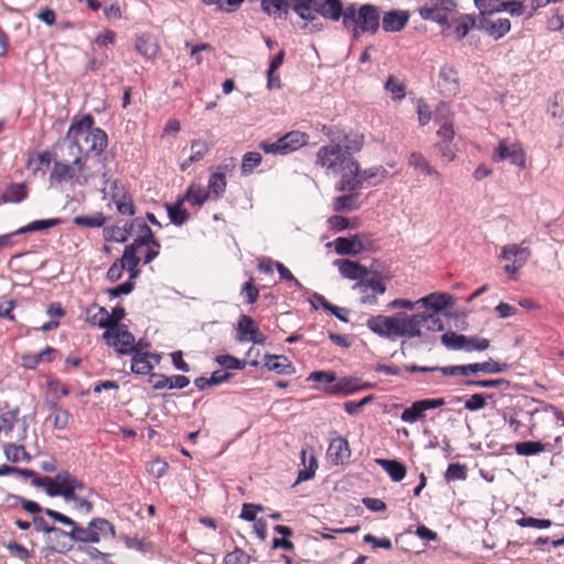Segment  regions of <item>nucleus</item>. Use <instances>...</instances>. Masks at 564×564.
Returning <instances> with one entry per match:
<instances>
[{"instance_id":"f257e3e1","label":"nucleus","mask_w":564,"mask_h":564,"mask_svg":"<svg viewBox=\"0 0 564 564\" xmlns=\"http://www.w3.org/2000/svg\"><path fill=\"white\" fill-rule=\"evenodd\" d=\"M90 115L72 119L70 128L61 143V151L67 158L100 155L108 147V137L101 128H94Z\"/></svg>"},{"instance_id":"f03ea898","label":"nucleus","mask_w":564,"mask_h":564,"mask_svg":"<svg viewBox=\"0 0 564 564\" xmlns=\"http://www.w3.org/2000/svg\"><path fill=\"white\" fill-rule=\"evenodd\" d=\"M62 160L53 161V169L50 172L51 187H61L68 184L70 187H86L87 184L97 177V173L88 171L87 159L83 156H66L62 153Z\"/></svg>"},{"instance_id":"7ed1b4c3","label":"nucleus","mask_w":564,"mask_h":564,"mask_svg":"<svg viewBox=\"0 0 564 564\" xmlns=\"http://www.w3.org/2000/svg\"><path fill=\"white\" fill-rule=\"evenodd\" d=\"M44 514L70 528L69 531H65V534L57 536H68L72 542L79 545L97 544L104 536H113V525L105 518H95L87 523L86 528H83L76 524L72 518L53 509H44Z\"/></svg>"},{"instance_id":"20e7f679","label":"nucleus","mask_w":564,"mask_h":564,"mask_svg":"<svg viewBox=\"0 0 564 564\" xmlns=\"http://www.w3.org/2000/svg\"><path fill=\"white\" fill-rule=\"evenodd\" d=\"M343 28L352 33L358 40L362 34H376L379 30V9L373 4H362L359 8L351 3L345 9L341 18Z\"/></svg>"},{"instance_id":"39448f33","label":"nucleus","mask_w":564,"mask_h":564,"mask_svg":"<svg viewBox=\"0 0 564 564\" xmlns=\"http://www.w3.org/2000/svg\"><path fill=\"white\" fill-rule=\"evenodd\" d=\"M508 369L506 364H499L492 359H489L485 362L479 364H468L463 366H416V365H406L405 370L408 372H434L440 371L443 376H463L468 377L470 375H476L479 372L486 375H497L502 373Z\"/></svg>"},{"instance_id":"423d86ee","label":"nucleus","mask_w":564,"mask_h":564,"mask_svg":"<svg viewBox=\"0 0 564 564\" xmlns=\"http://www.w3.org/2000/svg\"><path fill=\"white\" fill-rule=\"evenodd\" d=\"M354 153L343 152L339 143H330L321 147L316 153V165L325 170L328 175L351 174L357 171L358 162L352 158Z\"/></svg>"},{"instance_id":"0eeeda50","label":"nucleus","mask_w":564,"mask_h":564,"mask_svg":"<svg viewBox=\"0 0 564 564\" xmlns=\"http://www.w3.org/2000/svg\"><path fill=\"white\" fill-rule=\"evenodd\" d=\"M339 176L337 183H335V191L337 192H358L366 184L375 185L372 182L375 178L384 180L387 176V170L382 165H375L366 170H360V165H357V171L352 173H343Z\"/></svg>"},{"instance_id":"6e6552de","label":"nucleus","mask_w":564,"mask_h":564,"mask_svg":"<svg viewBox=\"0 0 564 564\" xmlns=\"http://www.w3.org/2000/svg\"><path fill=\"white\" fill-rule=\"evenodd\" d=\"M499 259L507 262L503 272L516 281L519 278V270L529 262L530 249L519 243H508L500 249Z\"/></svg>"},{"instance_id":"1a4fd4ad","label":"nucleus","mask_w":564,"mask_h":564,"mask_svg":"<svg viewBox=\"0 0 564 564\" xmlns=\"http://www.w3.org/2000/svg\"><path fill=\"white\" fill-rule=\"evenodd\" d=\"M104 339L107 345L115 348L120 355H132L137 351L133 335L126 327H111L105 329Z\"/></svg>"},{"instance_id":"9d476101","label":"nucleus","mask_w":564,"mask_h":564,"mask_svg":"<svg viewBox=\"0 0 564 564\" xmlns=\"http://www.w3.org/2000/svg\"><path fill=\"white\" fill-rule=\"evenodd\" d=\"M352 290L360 294V304L373 306L378 304V295L386 292V284L379 273H373L370 281H357Z\"/></svg>"},{"instance_id":"9b49d317","label":"nucleus","mask_w":564,"mask_h":564,"mask_svg":"<svg viewBox=\"0 0 564 564\" xmlns=\"http://www.w3.org/2000/svg\"><path fill=\"white\" fill-rule=\"evenodd\" d=\"M494 162L510 161V163L521 170L525 169V153L516 141L503 139L497 144L492 156Z\"/></svg>"},{"instance_id":"f8f14e48","label":"nucleus","mask_w":564,"mask_h":564,"mask_svg":"<svg viewBox=\"0 0 564 564\" xmlns=\"http://www.w3.org/2000/svg\"><path fill=\"white\" fill-rule=\"evenodd\" d=\"M453 0H430L420 8V17L425 21H433L440 24H447L448 15L454 12Z\"/></svg>"},{"instance_id":"ddd939ff","label":"nucleus","mask_w":564,"mask_h":564,"mask_svg":"<svg viewBox=\"0 0 564 564\" xmlns=\"http://www.w3.org/2000/svg\"><path fill=\"white\" fill-rule=\"evenodd\" d=\"M371 387L372 384L369 382H362L356 377L346 376L339 378L335 383L319 387V389L326 394L348 397L358 391L371 389Z\"/></svg>"},{"instance_id":"4468645a","label":"nucleus","mask_w":564,"mask_h":564,"mask_svg":"<svg viewBox=\"0 0 564 564\" xmlns=\"http://www.w3.org/2000/svg\"><path fill=\"white\" fill-rule=\"evenodd\" d=\"M444 404H446V401L442 398L415 401L403 410L402 414H400V420L406 424H415L425 419L426 411L438 409Z\"/></svg>"},{"instance_id":"2eb2a0df","label":"nucleus","mask_w":564,"mask_h":564,"mask_svg":"<svg viewBox=\"0 0 564 564\" xmlns=\"http://www.w3.org/2000/svg\"><path fill=\"white\" fill-rule=\"evenodd\" d=\"M422 332L419 328L417 316L406 313H397L394 315V339L399 337L416 338L421 337Z\"/></svg>"},{"instance_id":"dca6fc26","label":"nucleus","mask_w":564,"mask_h":564,"mask_svg":"<svg viewBox=\"0 0 564 564\" xmlns=\"http://www.w3.org/2000/svg\"><path fill=\"white\" fill-rule=\"evenodd\" d=\"M345 9L339 0H319L313 2L312 20L306 21L314 22L317 17H322L332 22H338Z\"/></svg>"},{"instance_id":"f3484780","label":"nucleus","mask_w":564,"mask_h":564,"mask_svg":"<svg viewBox=\"0 0 564 564\" xmlns=\"http://www.w3.org/2000/svg\"><path fill=\"white\" fill-rule=\"evenodd\" d=\"M335 264H337L338 272L343 278L356 282L369 281L372 274H378L377 272H370L367 267L348 259L338 260Z\"/></svg>"},{"instance_id":"a211bd4d","label":"nucleus","mask_w":564,"mask_h":564,"mask_svg":"<svg viewBox=\"0 0 564 564\" xmlns=\"http://www.w3.org/2000/svg\"><path fill=\"white\" fill-rule=\"evenodd\" d=\"M478 30L486 33L492 40H501L508 32L511 30V22L509 19L498 18V19H487L481 18L478 22Z\"/></svg>"},{"instance_id":"6ab92c4d","label":"nucleus","mask_w":564,"mask_h":564,"mask_svg":"<svg viewBox=\"0 0 564 564\" xmlns=\"http://www.w3.org/2000/svg\"><path fill=\"white\" fill-rule=\"evenodd\" d=\"M409 20V13L405 10L392 9L380 17L382 30L387 33H398L402 31Z\"/></svg>"},{"instance_id":"aec40b11","label":"nucleus","mask_w":564,"mask_h":564,"mask_svg":"<svg viewBox=\"0 0 564 564\" xmlns=\"http://www.w3.org/2000/svg\"><path fill=\"white\" fill-rule=\"evenodd\" d=\"M56 484L59 486L62 499H74L76 491L80 492L86 489L84 482L67 470H62L56 475Z\"/></svg>"},{"instance_id":"412c9836","label":"nucleus","mask_w":564,"mask_h":564,"mask_svg":"<svg viewBox=\"0 0 564 564\" xmlns=\"http://www.w3.org/2000/svg\"><path fill=\"white\" fill-rule=\"evenodd\" d=\"M367 327L377 336L393 340V315H373L367 319Z\"/></svg>"},{"instance_id":"4be33fe9","label":"nucleus","mask_w":564,"mask_h":564,"mask_svg":"<svg viewBox=\"0 0 564 564\" xmlns=\"http://www.w3.org/2000/svg\"><path fill=\"white\" fill-rule=\"evenodd\" d=\"M438 89L446 97H454L458 94L457 72L453 67L440 68Z\"/></svg>"},{"instance_id":"5701e85b","label":"nucleus","mask_w":564,"mask_h":564,"mask_svg":"<svg viewBox=\"0 0 564 564\" xmlns=\"http://www.w3.org/2000/svg\"><path fill=\"white\" fill-rule=\"evenodd\" d=\"M350 457L349 443L341 436L330 440L327 448V458L334 465L344 464Z\"/></svg>"},{"instance_id":"b1692460","label":"nucleus","mask_w":564,"mask_h":564,"mask_svg":"<svg viewBox=\"0 0 564 564\" xmlns=\"http://www.w3.org/2000/svg\"><path fill=\"white\" fill-rule=\"evenodd\" d=\"M150 382L152 389L161 390V389H183L188 386L191 381H188L185 376H172L169 377L164 373H151Z\"/></svg>"},{"instance_id":"393cba45","label":"nucleus","mask_w":564,"mask_h":564,"mask_svg":"<svg viewBox=\"0 0 564 564\" xmlns=\"http://www.w3.org/2000/svg\"><path fill=\"white\" fill-rule=\"evenodd\" d=\"M334 247L335 252L339 256H357L365 249L359 235L351 238L337 237L334 240Z\"/></svg>"},{"instance_id":"a878e982","label":"nucleus","mask_w":564,"mask_h":564,"mask_svg":"<svg viewBox=\"0 0 564 564\" xmlns=\"http://www.w3.org/2000/svg\"><path fill=\"white\" fill-rule=\"evenodd\" d=\"M154 247L159 248V241L153 238L151 228L144 224L141 218H137V238L133 239L131 245L126 247L133 248V253H137V250L141 247Z\"/></svg>"},{"instance_id":"bb28decb","label":"nucleus","mask_w":564,"mask_h":564,"mask_svg":"<svg viewBox=\"0 0 564 564\" xmlns=\"http://www.w3.org/2000/svg\"><path fill=\"white\" fill-rule=\"evenodd\" d=\"M339 143L343 152L358 153L364 147V135L360 133H343L337 137H330V144Z\"/></svg>"},{"instance_id":"cd10ccee","label":"nucleus","mask_w":564,"mask_h":564,"mask_svg":"<svg viewBox=\"0 0 564 564\" xmlns=\"http://www.w3.org/2000/svg\"><path fill=\"white\" fill-rule=\"evenodd\" d=\"M425 310H432V313L438 314L441 311L452 306V297L445 293H431L416 301Z\"/></svg>"},{"instance_id":"c85d7f7f","label":"nucleus","mask_w":564,"mask_h":564,"mask_svg":"<svg viewBox=\"0 0 564 564\" xmlns=\"http://www.w3.org/2000/svg\"><path fill=\"white\" fill-rule=\"evenodd\" d=\"M408 165L438 182L443 181V176H441L440 172L436 171L420 152L410 153V156H408Z\"/></svg>"},{"instance_id":"c756f323","label":"nucleus","mask_w":564,"mask_h":564,"mask_svg":"<svg viewBox=\"0 0 564 564\" xmlns=\"http://www.w3.org/2000/svg\"><path fill=\"white\" fill-rule=\"evenodd\" d=\"M332 207L337 213H351L360 207V194L348 192L347 195L337 196L332 200Z\"/></svg>"},{"instance_id":"7c9ffc66","label":"nucleus","mask_w":564,"mask_h":564,"mask_svg":"<svg viewBox=\"0 0 564 564\" xmlns=\"http://www.w3.org/2000/svg\"><path fill=\"white\" fill-rule=\"evenodd\" d=\"M269 371H274L276 375L291 376L295 373V368L285 356L267 355L265 364H263Z\"/></svg>"},{"instance_id":"2f4dec72","label":"nucleus","mask_w":564,"mask_h":564,"mask_svg":"<svg viewBox=\"0 0 564 564\" xmlns=\"http://www.w3.org/2000/svg\"><path fill=\"white\" fill-rule=\"evenodd\" d=\"M300 459H302L303 469L299 470L297 482L308 481L313 479L317 469V460L307 448L300 452Z\"/></svg>"},{"instance_id":"473e14b6","label":"nucleus","mask_w":564,"mask_h":564,"mask_svg":"<svg viewBox=\"0 0 564 564\" xmlns=\"http://www.w3.org/2000/svg\"><path fill=\"white\" fill-rule=\"evenodd\" d=\"M213 199V194L199 184H191L187 187L186 194L178 200L187 202L194 207H202L205 202Z\"/></svg>"},{"instance_id":"72a5a7b5","label":"nucleus","mask_w":564,"mask_h":564,"mask_svg":"<svg viewBox=\"0 0 564 564\" xmlns=\"http://www.w3.org/2000/svg\"><path fill=\"white\" fill-rule=\"evenodd\" d=\"M209 152V145L204 140H194L191 142V155L180 164V170L185 171L194 163L202 161Z\"/></svg>"},{"instance_id":"f704fd0d","label":"nucleus","mask_w":564,"mask_h":564,"mask_svg":"<svg viewBox=\"0 0 564 564\" xmlns=\"http://www.w3.org/2000/svg\"><path fill=\"white\" fill-rule=\"evenodd\" d=\"M111 186L117 189V182H112ZM111 199L118 213L128 216L134 215L133 200L123 191H115V193L111 194Z\"/></svg>"},{"instance_id":"c9c22d12","label":"nucleus","mask_w":564,"mask_h":564,"mask_svg":"<svg viewBox=\"0 0 564 564\" xmlns=\"http://www.w3.org/2000/svg\"><path fill=\"white\" fill-rule=\"evenodd\" d=\"M378 466L388 474L393 481H401L406 476V467L403 463L392 459L378 458Z\"/></svg>"},{"instance_id":"e433bc0d","label":"nucleus","mask_w":564,"mask_h":564,"mask_svg":"<svg viewBox=\"0 0 564 564\" xmlns=\"http://www.w3.org/2000/svg\"><path fill=\"white\" fill-rule=\"evenodd\" d=\"M150 358L159 359V356L154 354H144L140 350L134 351L130 370L137 375H150L152 370L151 361H149Z\"/></svg>"},{"instance_id":"4c0bfd02","label":"nucleus","mask_w":564,"mask_h":564,"mask_svg":"<svg viewBox=\"0 0 564 564\" xmlns=\"http://www.w3.org/2000/svg\"><path fill=\"white\" fill-rule=\"evenodd\" d=\"M26 197V187L23 183H10L3 188L2 202L4 204H20Z\"/></svg>"},{"instance_id":"58836bf2","label":"nucleus","mask_w":564,"mask_h":564,"mask_svg":"<svg viewBox=\"0 0 564 564\" xmlns=\"http://www.w3.org/2000/svg\"><path fill=\"white\" fill-rule=\"evenodd\" d=\"M86 319L94 326H98L104 329L111 328L109 325L108 311L102 306L93 305L88 307L86 311Z\"/></svg>"},{"instance_id":"ea45409f","label":"nucleus","mask_w":564,"mask_h":564,"mask_svg":"<svg viewBox=\"0 0 564 564\" xmlns=\"http://www.w3.org/2000/svg\"><path fill=\"white\" fill-rule=\"evenodd\" d=\"M546 446L540 441H524L514 444V452L521 457H532L543 453Z\"/></svg>"},{"instance_id":"a19ab883","label":"nucleus","mask_w":564,"mask_h":564,"mask_svg":"<svg viewBox=\"0 0 564 564\" xmlns=\"http://www.w3.org/2000/svg\"><path fill=\"white\" fill-rule=\"evenodd\" d=\"M137 53L147 59H152L159 53V45L152 40L151 35L143 34L137 37Z\"/></svg>"},{"instance_id":"79ce46f5","label":"nucleus","mask_w":564,"mask_h":564,"mask_svg":"<svg viewBox=\"0 0 564 564\" xmlns=\"http://www.w3.org/2000/svg\"><path fill=\"white\" fill-rule=\"evenodd\" d=\"M61 218H47V219H42V220H34L30 224H28V226L17 230V232H14V235H24V234H28V232H35V231H43V230H46V229H52L58 225H61Z\"/></svg>"},{"instance_id":"37998d69","label":"nucleus","mask_w":564,"mask_h":564,"mask_svg":"<svg viewBox=\"0 0 564 564\" xmlns=\"http://www.w3.org/2000/svg\"><path fill=\"white\" fill-rule=\"evenodd\" d=\"M227 187V180L225 178V174L220 171H216L208 178V189L210 194H213V199L220 198L225 188Z\"/></svg>"},{"instance_id":"c03bdc74","label":"nucleus","mask_w":564,"mask_h":564,"mask_svg":"<svg viewBox=\"0 0 564 564\" xmlns=\"http://www.w3.org/2000/svg\"><path fill=\"white\" fill-rule=\"evenodd\" d=\"M259 330V327L256 325V322L247 316L240 315L237 323V340L239 341H248V335L251 333H256Z\"/></svg>"},{"instance_id":"a18cd8bd","label":"nucleus","mask_w":564,"mask_h":564,"mask_svg":"<svg viewBox=\"0 0 564 564\" xmlns=\"http://www.w3.org/2000/svg\"><path fill=\"white\" fill-rule=\"evenodd\" d=\"M413 316L420 318V327L424 325L425 329L430 332H443L444 329L443 321L437 313H416Z\"/></svg>"},{"instance_id":"49530a36","label":"nucleus","mask_w":564,"mask_h":564,"mask_svg":"<svg viewBox=\"0 0 564 564\" xmlns=\"http://www.w3.org/2000/svg\"><path fill=\"white\" fill-rule=\"evenodd\" d=\"M106 223V217L97 212L89 216H76L73 218V225L77 227L101 228Z\"/></svg>"},{"instance_id":"de8ad7c7","label":"nucleus","mask_w":564,"mask_h":564,"mask_svg":"<svg viewBox=\"0 0 564 564\" xmlns=\"http://www.w3.org/2000/svg\"><path fill=\"white\" fill-rule=\"evenodd\" d=\"M467 339L468 336L455 332H447L440 337L442 345L451 350H462Z\"/></svg>"},{"instance_id":"09e8293b","label":"nucleus","mask_w":564,"mask_h":564,"mask_svg":"<svg viewBox=\"0 0 564 564\" xmlns=\"http://www.w3.org/2000/svg\"><path fill=\"white\" fill-rule=\"evenodd\" d=\"M167 215L170 223L175 226H182L187 221L188 213L182 208V200H176L174 204H167Z\"/></svg>"},{"instance_id":"8fccbe9b","label":"nucleus","mask_w":564,"mask_h":564,"mask_svg":"<svg viewBox=\"0 0 564 564\" xmlns=\"http://www.w3.org/2000/svg\"><path fill=\"white\" fill-rule=\"evenodd\" d=\"M3 452L4 457L13 463L30 462V459H32V456H30L22 445L7 444L4 445Z\"/></svg>"},{"instance_id":"3c124183","label":"nucleus","mask_w":564,"mask_h":564,"mask_svg":"<svg viewBox=\"0 0 564 564\" xmlns=\"http://www.w3.org/2000/svg\"><path fill=\"white\" fill-rule=\"evenodd\" d=\"M261 163V155L259 152L249 151L241 156V175L247 176L252 174L253 170Z\"/></svg>"},{"instance_id":"603ef678","label":"nucleus","mask_w":564,"mask_h":564,"mask_svg":"<svg viewBox=\"0 0 564 564\" xmlns=\"http://www.w3.org/2000/svg\"><path fill=\"white\" fill-rule=\"evenodd\" d=\"M289 8L295 12L302 20H311V10H313V2L318 0H290Z\"/></svg>"},{"instance_id":"864d4df0","label":"nucleus","mask_w":564,"mask_h":564,"mask_svg":"<svg viewBox=\"0 0 564 564\" xmlns=\"http://www.w3.org/2000/svg\"><path fill=\"white\" fill-rule=\"evenodd\" d=\"M487 400H491V394L474 393L465 400L464 409L468 412H478L486 406Z\"/></svg>"},{"instance_id":"5fc2aeb1","label":"nucleus","mask_w":564,"mask_h":564,"mask_svg":"<svg viewBox=\"0 0 564 564\" xmlns=\"http://www.w3.org/2000/svg\"><path fill=\"white\" fill-rule=\"evenodd\" d=\"M466 479V466L460 463H451L445 471V481H463Z\"/></svg>"},{"instance_id":"6e6d98bb","label":"nucleus","mask_w":564,"mask_h":564,"mask_svg":"<svg viewBox=\"0 0 564 564\" xmlns=\"http://www.w3.org/2000/svg\"><path fill=\"white\" fill-rule=\"evenodd\" d=\"M475 28V19L469 14H464L456 19V28H454V34L457 40H464L468 31Z\"/></svg>"},{"instance_id":"4d7b16f0","label":"nucleus","mask_w":564,"mask_h":564,"mask_svg":"<svg viewBox=\"0 0 564 564\" xmlns=\"http://www.w3.org/2000/svg\"><path fill=\"white\" fill-rule=\"evenodd\" d=\"M464 384L467 387H479V388H499L508 389L509 381L507 379H486V380H466Z\"/></svg>"},{"instance_id":"13d9d810","label":"nucleus","mask_w":564,"mask_h":564,"mask_svg":"<svg viewBox=\"0 0 564 564\" xmlns=\"http://www.w3.org/2000/svg\"><path fill=\"white\" fill-rule=\"evenodd\" d=\"M503 3L502 0H474L475 8L478 9L481 15L500 12Z\"/></svg>"},{"instance_id":"bf43d9fd","label":"nucleus","mask_w":564,"mask_h":564,"mask_svg":"<svg viewBox=\"0 0 564 564\" xmlns=\"http://www.w3.org/2000/svg\"><path fill=\"white\" fill-rule=\"evenodd\" d=\"M280 140L286 142L288 147L292 148V150L297 151L306 144L307 135L300 131H291L280 138Z\"/></svg>"},{"instance_id":"052dcab7","label":"nucleus","mask_w":564,"mask_h":564,"mask_svg":"<svg viewBox=\"0 0 564 564\" xmlns=\"http://www.w3.org/2000/svg\"><path fill=\"white\" fill-rule=\"evenodd\" d=\"M33 528H35V531L43 532L46 534H54V535H64L65 531L59 530L58 528L48 524L42 516H33L32 519Z\"/></svg>"},{"instance_id":"680f3d73","label":"nucleus","mask_w":564,"mask_h":564,"mask_svg":"<svg viewBox=\"0 0 564 564\" xmlns=\"http://www.w3.org/2000/svg\"><path fill=\"white\" fill-rule=\"evenodd\" d=\"M516 524H518V527L520 528H534L536 530H544L551 527V520L523 517L521 519L516 520Z\"/></svg>"},{"instance_id":"e2e57ef3","label":"nucleus","mask_w":564,"mask_h":564,"mask_svg":"<svg viewBox=\"0 0 564 564\" xmlns=\"http://www.w3.org/2000/svg\"><path fill=\"white\" fill-rule=\"evenodd\" d=\"M124 262L128 264L130 280L137 278L138 274H140V271L137 269L138 264H140V258L137 256V253H133L132 247H126Z\"/></svg>"},{"instance_id":"0e129e2a","label":"nucleus","mask_w":564,"mask_h":564,"mask_svg":"<svg viewBox=\"0 0 564 564\" xmlns=\"http://www.w3.org/2000/svg\"><path fill=\"white\" fill-rule=\"evenodd\" d=\"M339 379L336 378V375L332 370H316L310 373L306 381L308 382H317V383H328L333 384Z\"/></svg>"},{"instance_id":"69168bd1","label":"nucleus","mask_w":564,"mask_h":564,"mask_svg":"<svg viewBox=\"0 0 564 564\" xmlns=\"http://www.w3.org/2000/svg\"><path fill=\"white\" fill-rule=\"evenodd\" d=\"M216 362L225 369H245L246 361L240 360L231 355H220L216 356Z\"/></svg>"},{"instance_id":"338daca9","label":"nucleus","mask_w":564,"mask_h":564,"mask_svg":"<svg viewBox=\"0 0 564 564\" xmlns=\"http://www.w3.org/2000/svg\"><path fill=\"white\" fill-rule=\"evenodd\" d=\"M124 544L128 546L129 550H135L141 553H149L152 550V543L145 539H138V538H126Z\"/></svg>"},{"instance_id":"774afa93","label":"nucleus","mask_w":564,"mask_h":564,"mask_svg":"<svg viewBox=\"0 0 564 564\" xmlns=\"http://www.w3.org/2000/svg\"><path fill=\"white\" fill-rule=\"evenodd\" d=\"M250 556L243 550L237 547L224 556V564H249Z\"/></svg>"}]
</instances>
